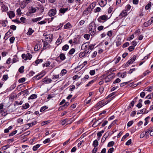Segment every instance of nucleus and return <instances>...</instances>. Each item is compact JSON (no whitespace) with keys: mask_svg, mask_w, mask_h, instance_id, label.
Masks as SVG:
<instances>
[{"mask_svg":"<svg viewBox=\"0 0 153 153\" xmlns=\"http://www.w3.org/2000/svg\"><path fill=\"white\" fill-rule=\"evenodd\" d=\"M96 25L94 22H92L89 24L88 26L89 33L91 36H93L96 34Z\"/></svg>","mask_w":153,"mask_h":153,"instance_id":"obj_1","label":"nucleus"},{"mask_svg":"<svg viewBox=\"0 0 153 153\" xmlns=\"http://www.w3.org/2000/svg\"><path fill=\"white\" fill-rule=\"evenodd\" d=\"M115 76V74L114 73H111L109 74L104 78L105 82H110L111 80L114 78Z\"/></svg>","mask_w":153,"mask_h":153,"instance_id":"obj_2","label":"nucleus"},{"mask_svg":"<svg viewBox=\"0 0 153 153\" xmlns=\"http://www.w3.org/2000/svg\"><path fill=\"white\" fill-rule=\"evenodd\" d=\"M108 19V16L104 15L100 16L97 19L98 21L100 22L103 23Z\"/></svg>","mask_w":153,"mask_h":153,"instance_id":"obj_3","label":"nucleus"},{"mask_svg":"<svg viewBox=\"0 0 153 153\" xmlns=\"http://www.w3.org/2000/svg\"><path fill=\"white\" fill-rule=\"evenodd\" d=\"M22 57L25 60L27 59L30 60L32 58V56L30 53H27L26 55L25 53H23L22 54Z\"/></svg>","mask_w":153,"mask_h":153,"instance_id":"obj_4","label":"nucleus"},{"mask_svg":"<svg viewBox=\"0 0 153 153\" xmlns=\"http://www.w3.org/2000/svg\"><path fill=\"white\" fill-rule=\"evenodd\" d=\"M108 102H105V101L103 100H102L99 101L96 104V106L97 107H98V108H100L103 107L104 105L107 104Z\"/></svg>","mask_w":153,"mask_h":153,"instance_id":"obj_5","label":"nucleus"},{"mask_svg":"<svg viewBox=\"0 0 153 153\" xmlns=\"http://www.w3.org/2000/svg\"><path fill=\"white\" fill-rule=\"evenodd\" d=\"M44 72L43 71H42L41 73H39L37 75L35 76H34L33 78V80L36 79V80H39L41 78H42V77H43L45 75V73L43 74V75H42L41 76H40Z\"/></svg>","mask_w":153,"mask_h":153,"instance_id":"obj_6","label":"nucleus"},{"mask_svg":"<svg viewBox=\"0 0 153 153\" xmlns=\"http://www.w3.org/2000/svg\"><path fill=\"white\" fill-rule=\"evenodd\" d=\"M136 58V56L135 55H134L129 60L126 64V66H128L130 64H132L135 60Z\"/></svg>","mask_w":153,"mask_h":153,"instance_id":"obj_7","label":"nucleus"},{"mask_svg":"<svg viewBox=\"0 0 153 153\" xmlns=\"http://www.w3.org/2000/svg\"><path fill=\"white\" fill-rule=\"evenodd\" d=\"M56 9H51L48 12V15L50 16H52L56 15Z\"/></svg>","mask_w":153,"mask_h":153,"instance_id":"obj_8","label":"nucleus"},{"mask_svg":"<svg viewBox=\"0 0 153 153\" xmlns=\"http://www.w3.org/2000/svg\"><path fill=\"white\" fill-rule=\"evenodd\" d=\"M53 34H49L48 36L45 38V40L46 42H50L52 41V39H53Z\"/></svg>","mask_w":153,"mask_h":153,"instance_id":"obj_9","label":"nucleus"},{"mask_svg":"<svg viewBox=\"0 0 153 153\" xmlns=\"http://www.w3.org/2000/svg\"><path fill=\"white\" fill-rule=\"evenodd\" d=\"M1 10L2 12H6L8 10V8L2 2L1 3Z\"/></svg>","mask_w":153,"mask_h":153,"instance_id":"obj_10","label":"nucleus"},{"mask_svg":"<svg viewBox=\"0 0 153 153\" xmlns=\"http://www.w3.org/2000/svg\"><path fill=\"white\" fill-rule=\"evenodd\" d=\"M10 30H9L5 34L4 39L5 40H7L8 38L11 36V34L13 33V31H11V32H10Z\"/></svg>","mask_w":153,"mask_h":153,"instance_id":"obj_11","label":"nucleus"},{"mask_svg":"<svg viewBox=\"0 0 153 153\" xmlns=\"http://www.w3.org/2000/svg\"><path fill=\"white\" fill-rule=\"evenodd\" d=\"M42 41L43 43V48L44 49H46L49 47L50 45L48 44V43L49 42H46V41H45L43 39L42 40Z\"/></svg>","mask_w":153,"mask_h":153,"instance_id":"obj_12","label":"nucleus"},{"mask_svg":"<svg viewBox=\"0 0 153 153\" xmlns=\"http://www.w3.org/2000/svg\"><path fill=\"white\" fill-rule=\"evenodd\" d=\"M69 121V120L68 119L66 118L65 119L61 120V124L62 126H63L65 124H69L68 122Z\"/></svg>","mask_w":153,"mask_h":153,"instance_id":"obj_13","label":"nucleus"},{"mask_svg":"<svg viewBox=\"0 0 153 153\" xmlns=\"http://www.w3.org/2000/svg\"><path fill=\"white\" fill-rule=\"evenodd\" d=\"M59 58L60 60L62 61L65 60L66 59L65 54L62 53H61L59 56L56 59Z\"/></svg>","mask_w":153,"mask_h":153,"instance_id":"obj_14","label":"nucleus"},{"mask_svg":"<svg viewBox=\"0 0 153 153\" xmlns=\"http://www.w3.org/2000/svg\"><path fill=\"white\" fill-rule=\"evenodd\" d=\"M52 80L51 79L48 78L46 77L42 79V82L45 83H50L52 82Z\"/></svg>","mask_w":153,"mask_h":153,"instance_id":"obj_15","label":"nucleus"},{"mask_svg":"<svg viewBox=\"0 0 153 153\" xmlns=\"http://www.w3.org/2000/svg\"><path fill=\"white\" fill-rule=\"evenodd\" d=\"M7 14L10 19L14 17L15 16L14 12L12 11H10L9 12H8Z\"/></svg>","mask_w":153,"mask_h":153,"instance_id":"obj_16","label":"nucleus"},{"mask_svg":"<svg viewBox=\"0 0 153 153\" xmlns=\"http://www.w3.org/2000/svg\"><path fill=\"white\" fill-rule=\"evenodd\" d=\"M121 39L120 37H117V40L116 42V46L117 47L121 45L122 42L121 41Z\"/></svg>","mask_w":153,"mask_h":153,"instance_id":"obj_17","label":"nucleus"},{"mask_svg":"<svg viewBox=\"0 0 153 153\" xmlns=\"http://www.w3.org/2000/svg\"><path fill=\"white\" fill-rule=\"evenodd\" d=\"M152 129V127H151L149 128V129L146 130L145 131V133L144 132V134L146 137V139H147L149 137V133L150 131Z\"/></svg>","mask_w":153,"mask_h":153,"instance_id":"obj_18","label":"nucleus"},{"mask_svg":"<svg viewBox=\"0 0 153 153\" xmlns=\"http://www.w3.org/2000/svg\"><path fill=\"white\" fill-rule=\"evenodd\" d=\"M107 0H101V2L99 4L102 7H103L105 6L107 3Z\"/></svg>","mask_w":153,"mask_h":153,"instance_id":"obj_19","label":"nucleus"},{"mask_svg":"<svg viewBox=\"0 0 153 153\" xmlns=\"http://www.w3.org/2000/svg\"><path fill=\"white\" fill-rule=\"evenodd\" d=\"M8 23V21L6 20H2L0 22V24L2 25V26L5 27L7 26V23Z\"/></svg>","mask_w":153,"mask_h":153,"instance_id":"obj_20","label":"nucleus"},{"mask_svg":"<svg viewBox=\"0 0 153 153\" xmlns=\"http://www.w3.org/2000/svg\"><path fill=\"white\" fill-rule=\"evenodd\" d=\"M28 94L29 91L28 89L22 91L19 93L20 95L23 94V96H25L26 94Z\"/></svg>","mask_w":153,"mask_h":153,"instance_id":"obj_21","label":"nucleus"},{"mask_svg":"<svg viewBox=\"0 0 153 153\" xmlns=\"http://www.w3.org/2000/svg\"><path fill=\"white\" fill-rule=\"evenodd\" d=\"M127 11H126L125 10H123L122 13H120L119 16H121L122 17H123L127 16Z\"/></svg>","mask_w":153,"mask_h":153,"instance_id":"obj_22","label":"nucleus"},{"mask_svg":"<svg viewBox=\"0 0 153 153\" xmlns=\"http://www.w3.org/2000/svg\"><path fill=\"white\" fill-rule=\"evenodd\" d=\"M72 27V26L69 22L67 23L64 27L65 29H69Z\"/></svg>","mask_w":153,"mask_h":153,"instance_id":"obj_23","label":"nucleus"},{"mask_svg":"<svg viewBox=\"0 0 153 153\" xmlns=\"http://www.w3.org/2000/svg\"><path fill=\"white\" fill-rule=\"evenodd\" d=\"M146 109L145 108H144L141 110H140V111H138L137 113V114H139L140 113H142L145 114H146L148 112V111L146 112Z\"/></svg>","mask_w":153,"mask_h":153,"instance_id":"obj_24","label":"nucleus"},{"mask_svg":"<svg viewBox=\"0 0 153 153\" xmlns=\"http://www.w3.org/2000/svg\"><path fill=\"white\" fill-rule=\"evenodd\" d=\"M117 93L116 92H113L112 93H111L108 96H107L106 97V99H107L109 98L112 97V98H113L115 96V94Z\"/></svg>","mask_w":153,"mask_h":153,"instance_id":"obj_25","label":"nucleus"},{"mask_svg":"<svg viewBox=\"0 0 153 153\" xmlns=\"http://www.w3.org/2000/svg\"><path fill=\"white\" fill-rule=\"evenodd\" d=\"M89 78V76L88 75H85L84 77L81 79V81L82 82H85Z\"/></svg>","mask_w":153,"mask_h":153,"instance_id":"obj_26","label":"nucleus"},{"mask_svg":"<svg viewBox=\"0 0 153 153\" xmlns=\"http://www.w3.org/2000/svg\"><path fill=\"white\" fill-rule=\"evenodd\" d=\"M37 97V95L36 94H32L28 98V100L34 99L36 98Z\"/></svg>","mask_w":153,"mask_h":153,"instance_id":"obj_27","label":"nucleus"},{"mask_svg":"<svg viewBox=\"0 0 153 153\" xmlns=\"http://www.w3.org/2000/svg\"><path fill=\"white\" fill-rule=\"evenodd\" d=\"M34 32V30H33L32 28H29L28 31L27 32V34L28 35H31Z\"/></svg>","mask_w":153,"mask_h":153,"instance_id":"obj_28","label":"nucleus"},{"mask_svg":"<svg viewBox=\"0 0 153 153\" xmlns=\"http://www.w3.org/2000/svg\"><path fill=\"white\" fill-rule=\"evenodd\" d=\"M69 47V45L67 44H66L62 47V49L63 51H66L68 49Z\"/></svg>","mask_w":153,"mask_h":153,"instance_id":"obj_29","label":"nucleus"},{"mask_svg":"<svg viewBox=\"0 0 153 153\" xmlns=\"http://www.w3.org/2000/svg\"><path fill=\"white\" fill-rule=\"evenodd\" d=\"M95 81V79H94L88 82V83L85 85V87H88L90 86L91 84L94 83Z\"/></svg>","mask_w":153,"mask_h":153,"instance_id":"obj_30","label":"nucleus"},{"mask_svg":"<svg viewBox=\"0 0 153 153\" xmlns=\"http://www.w3.org/2000/svg\"><path fill=\"white\" fill-rule=\"evenodd\" d=\"M40 145H41L40 144H38L33 146V150L34 151H36L38 149V148H39L40 147Z\"/></svg>","mask_w":153,"mask_h":153,"instance_id":"obj_31","label":"nucleus"},{"mask_svg":"<svg viewBox=\"0 0 153 153\" xmlns=\"http://www.w3.org/2000/svg\"><path fill=\"white\" fill-rule=\"evenodd\" d=\"M27 3L25 1H22L21 4V7L22 8H24L27 5Z\"/></svg>","mask_w":153,"mask_h":153,"instance_id":"obj_32","label":"nucleus"},{"mask_svg":"<svg viewBox=\"0 0 153 153\" xmlns=\"http://www.w3.org/2000/svg\"><path fill=\"white\" fill-rule=\"evenodd\" d=\"M40 45L37 44L34 48V50L35 51H37L40 49Z\"/></svg>","mask_w":153,"mask_h":153,"instance_id":"obj_33","label":"nucleus"},{"mask_svg":"<svg viewBox=\"0 0 153 153\" xmlns=\"http://www.w3.org/2000/svg\"><path fill=\"white\" fill-rule=\"evenodd\" d=\"M30 106V105L28 103H26L25 104H23L22 105V108L24 109H26L29 108Z\"/></svg>","mask_w":153,"mask_h":153,"instance_id":"obj_34","label":"nucleus"},{"mask_svg":"<svg viewBox=\"0 0 153 153\" xmlns=\"http://www.w3.org/2000/svg\"><path fill=\"white\" fill-rule=\"evenodd\" d=\"M98 145V141L97 140H94V141L93 143V146L94 147H96V146H97Z\"/></svg>","mask_w":153,"mask_h":153,"instance_id":"obj_35","label":"nucleus"},{"mask_svg":"<svg viewBox=\"0 0 153 153\" xmlns=\"http://www.w3.org/2000/svg\"><path fill=\"white\" fill-rule=\"evenodd\" d=\"M151 5L152 3L151 2H149L145 6V8L146 10L149 9L150 8Z\"/></svg>","mask_w":153,"mask_h":153,"instance_id":"obj_36","label":"nucleus"},{"mask_svg":"<svg viewBox=\"0 0 153 153\" xmlns=\"http://www.w3.org/2000/svg\"><path fill=\"white\" fill-rule=\"evenodd\" d=\"M151 25L150 21H148L144 23L143 25L145 27H147Z\"/></svg>","mask_w":153,"mask_h":153,"instance_id":"obj_37","label":"nucleus"},{"mask_svg":"<svg viewBox=\"0 0 153 153\" xmlns=\"http://www.w3.org/2000/svg\"><path fill=\"white\" fill-rule=\"evenodd\" d=\"M75 51V49L74 48L71 49L68 52V53L69 55H71L73 54Z\"/></svg>","mask_w":153,"mask_h":153,"instance_id":"obj_38","label":"nucleus"},{"mask_svg":"<svg viewBox=\"0 0 153 153\" xmlns=\"http://www.w3.org/2000/svg\"><path fill=\"white\" fill-rule=\"evenodd\" d=\"M131 8V6L129 4H127L125 7V10L127 11L129 10Z\"/></svg>","mask_w":153,"mask_h":153,"instance_id":"obj_39","label":"nucleus"},{"mask_svg":"<svg viewBox=\"0 0 153 153\" xmlns=\"http://www.w3.org/2000/svg\"><path fill=\"white\" fill-rule=\"evenodd\" d=\"M30 12H29L30 13H34L36 12V8L34 7H32L30 9Z\"/></svg>","mask_w":153,"mask_h":153,"instance_id":"obj_40","label":"nucleus"},{"mask_svg":"<svg viewBox=\"0 0 153 153\" xmlns=\"http://www.w3.org/2000/svg\"><path fill=\"white\" fill-rule=\"evenodd\" d=\"M119 74H120V76L121 77H122V78H124L126 76V73L125 72L123 73V74H121V73L119 72L118 73V75L119 76Z\"/></svg>","mask_w":153,"mask_h":153,"instance_id":"obj_41","label":"nucleus"},{"mask_svg":"<svg viewBox=\"0 0 153 153\" xmlns=\"http://www.w3.org/2000/svg\"><path fill=\"white\" fill-rule=\"evenodd\" d=\"M95 45L96 44H91L89 46L88 48L89 50H92L94 48V47Z\"/></svg>","mask_w":153,"mask_h":153,"instance_id":"obj_42","label":"nucleus"},{"mask_svg":"<svg viewBox=\"0 0 153 153\" xmlns=\"http://www.w3.org/2000/svg\"><path fill=\"white\" fill-rule=\"evenodd\" d=\"M90 13H91V12L88 11V10L86 9L83 12L82 15L83 16L87 15Z\"/></svg>","mask_w":153,"mask_h":153,"instance_id":"obj_43","label":"nucleus"},{"mask_svg":"<svg viewBox=\"0 0 153 153\" xmlns=\"http://www.w3.org/2000/svg\"><path fill=\"white\" fill-rule=\"evenodd\" d=\"M24 67L23 66L21 67L19 69V71L21 73H23L24 72Z\"/></svg>","mask_w":153,"mask_h":153,"instance_id":"obj_44","label":"nucleus"},{"mask_svg":"<svg viewBox=\"0 0 153 153\" xmlns=\"http://www.w3.org/2000/svg\"><path fill=\"white\" fill-rule=\"evenodd\" d=\"M67 71L66 69H63L62 70L61 72L60 73V74L62 76H63L65 74L67 73Z\"/></svg>","mask_w":153,"mask_h":153,"instance_id":"obj_45","label":"nucleus"},{"mask_svg":"<svg viewBox=\"0 0 153 153\" xmlns=\"http://www.w3.org/2000/svg\"><path fill=\"white\" fill-rule=\"evenodd\" d=\"M114 144V141H111L109 142L107 146L108 147L112 146Z\"/></svg>","mask_w":153,"mask_h":153,"instance_id":"obj_46","label":"nucleus"},{"mask_svg":"<svg viewBox=\"0 0 153 153\" xmlns=\"http://www.w3.org/2000/svg\"><path fill=\"white\" fill-rule=\"evenodd\" d=\"M42 61L43 59H37L35 61V62L36 65H37L39 63L42 62Z\"/></svg>","mask_w":153,"mask_h":153,"instance_id":"obj_47","label":"nucleus"},{"mask_svg":"<svg viewBox=\"0 0 153 153\" xmlns=\"http://www.w3.org/2000/svg\"><path fill=\"white\" fill-rule=\"evenodd\" d=\"M48 108V107L45 106H43L40 109V111L41 112H43L46 109Z\"/></svg>","mask_w":153,"mask_h":153,"instance_id":"obj_48","label":"nucleus"},{"mask_svg":"<svg viewBox=\"0 0 153 153\" xmlns=\"http://www.w3.org/2000/svg\"><path fill=\"white\" fill-rule=\"evenodd\" d=\"M99 120H96V121H95L94 123L93 124V125H92V126L93 127H96L97 126H99V125H100V124H101V122H100V123H99L97 124V125H95V124L96 123H97V121H98Z\"/></svg>","mask_w":153,"mask_h":153,"instance_id":"obj_49","label":"nucleus"},{"mask_svg":"<svg viewBox=\"0 0 153 153\" xmlns=\"http://www.w3.org/2000/svg\"><path fill=\"white\" fill-rule=\"evenodd\" d=\"M25 80V78L24 77L20 79L19 80L18 82L19 83H23L24 82Z\"/></svg>","mask_w":153,"mask_h":153,"instance_id":"obj_50","label":"nucleus"},{"mask_svg":"<svg viewBox=\"0 0 153 153\" xmlns=\"http://www.w3.org/2000/svg\"><path fill=\"white\" fill-rule=\"evenodd\" d=\"M90 35L88 34H85L84 36V38L86 40H88L89 39Z\"/></svg>","mask_w":153,"mask_h":153,"instance_id":"obj_51","label":"nucleus"},{"mask_svg":"<svg viewBox=\"0 0 153 153\" xmlns=\"http://www.w3.org/2000/svg\"><path fill=\"white\" fill-rule=\"evenodd\" d=\"M23 102L22 101H21L19 102L17 101H16L15 102V105H21L22 104Z\"/></svg>","mask_w":153,"mask_h":153,"instance_id":"obj_52","label":"nucleus"},{"mask_svg":"<svg viewBox=\"0 0 153 153\" xmlns=\"http://www.w3.org/2000/svg\"><path fill=\"white\" fill-rule=\"evenodd\" d=\"M121 81V80L119 78H117L113 82V84L117 83L120 82Z\"/></svg>","mask_w":153,"mask_h":153,"instance_id":"obj_53","label":"nucleus"},{"mask_svg":"<svg viewBox=\"0 0 153 153\" xmlns=\"http://www.w3.org/2000/svg\"><path fill=\"white\" fill-rule=\"evenodd\" d=\"M134 46H129L128 48V50L130 52H131L133 51L134 49Z\"/></svg>","mask_w":153,"mask_h":153,"instance_id":"obj_54","label":"nucleus"},{"mask_svg":"<svg viewBox=\"0 0 153 153\" xmlns=\"http://www.w3.org/2000/svg\"><path fill=\"white\" fill-rule=\"evenodd\" d=\"M129 136V134L128 133H127L126 134L123 136L122 139V140H124L126 137Z\"/></svg>","mask_w":153,"mask_h":153,"instance_id":"obj_55","label":"nucleus"},{"mask_svg":"<svg viewBox=\"0 0 153 153\" xmlns=\"http://www.w3.org/2000/svg\"><path fill=\"white\" fill-rule=\"evenodd\" d=\"M17 132V131L16 130L14 131H13L11 133H10L9 134V136H13Z\"/></svg>","mask_w":153,"mask_h":153,"instance_id":"obj_56","label":"nucleus"},{"mask_svg":"<svg viewBox=\"0 0 153 153\" xmlns=\"http://www.w3.org/2000/svg\"><path fill=\"white\" fill-rule=\"evenodd\" d=\"M134 123L133 120H131L128 122L127 123V126L128 127L131 126Z\"/></svg>","mask_w":153,"mask_h":153,"instance_id":"obj_57","label":"nucleus"},{"mask_svg":"<svg viewBox=\"0 0 153 153\" xmlns=\"http://www.w3.org/2000/svg\"><path fill=\"white\" fill-rule=\"evenodd\" d=\"M15 38L14 37L12 36L11 37L10 39V41L11 43H13L15 40Z\"/></svg>","mask_w":153,"mask_h":153,"instance_id":"obj_58","label":"nucleus"},{"mask_svg":"<svg viewBox=\"0 0 153 153\" xmlns=\"http://www.w3.org/2000/svg\"><path fill=\"white\" fill-rule=\"evenodd\" d=\"M10 29H12L13 30H15L16 29V27L15 25H13L10 26Z\"/></svg>","mask_w":153,"mask_h":153,"instance_id":"obj_59","label":"nucleus"},{"mask_svg":"<svg viewBox=\"0 0 153 153\" xmlns=\"http://www.w3.org/2000/svg\"><path fill=\"white\" fill-rule=\"evenodd\" d=\"M152 89V86L148 87L146 88V91L149 92H151Z\"/></svg>","mask_w":153,"mask_h":153,"instance_id":"obj_60","label":"nucleus"},{"mask_svg":"<svg viewBox=\"0 0 153 153\" xmlns=\"http://www.w3.org/2000/svg\"><path fill=\"white\" fill-rule=\"evenodd\" d=\"M113 8L111 6L108 9V12L109 13H111L113 11Z\"/></svg>","mask_w":153,"mask_h":153,"instance_id":"obj_61","label":"nucleus"},{"mask_svg":"<svg viewBox=\"0 0 153 153\" xmlns=\"http://www.w3.org/2000/svg\"><path fill=\"white\" fill-rule=\"evenodd\" d=\"M151 72L149 70H147L146 71H145V72L143 73V74L144 76H146L147 75H148L149 74V73Z\"/></svg>","mask_w":153,"mask_h":153,"instance_id":"obj_62","label":"nucleus"},{"mask_svg":"<svg viewBox=\"0 0 153 153\" xmlns=\"http://www.w3.org/2000/svg\"><path fill=\"white\" fill-rule=\"evenodd\" d=\"M50 140L49 138H47L43 141V143L44 144H46L49 142Z\"/></svg>","mask_w":153,"mask_h":153,"instance_id":"obj_63","label":"nucleus"},{"mask_svg":"<svg viewBox=\"0 0 153 153\" xmlns=\"http://www.w3.org/2000/svg\"><path fill=\"white\" fill-rule=\"evenodd\" d=\"M114 151V148L112 147L109 149L108 152V153H112Z\"/></svg>","mask_w":153,"mask_h":153,"instance_id":"obj_64","label":"nucleus"}]
</instances>
